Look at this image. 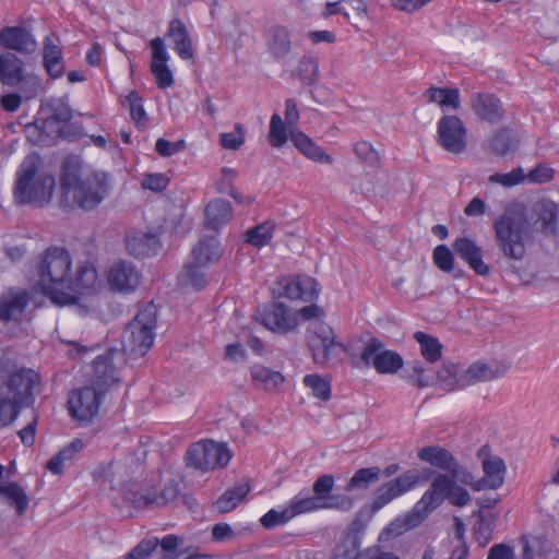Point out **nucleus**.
I'll list each match as a JSON object with an SVG mask.
<instances>
[{
  "label": "nucleus",
  "instance_id": "obj_1",
  "mask_svg": "<svg viewBox=\"0 0 559 559\" xmlns=\"http://www.w3.org/2000/svg\"><path fill=\"white\" fill-rule=\"evenodd\" d=\"M60 206L66 210L92 211L110 193L111 175L87 168L76 155L67 156L59 175Z\"/></svg>",
  "mask_w": 559,
  "mask_h": 559
},
{
  "label": "nucleus",
  "instance_id": "obj_2",
  "mask_svg": "<svg viewBox=\"0 0 559 559\" xmlns=\"http://www.w3.org/2000/svg\"><path fill=\"white\" fill-rule=\"evenodd\" d=\"M495 240L504 257L522 261L526 254V242L532 234V224L524 204L511 202L492 222Z\"/></svg>",
  "mask_w": 559,
  "mask_h": 559
},
{
  "label": "nucleus",
  "instance_id": "obj_3",
  "mask_svg": "<svg viewBox=\"0 0 559 559\" xmlns=\"http://www.w3.org/2000/svg\"><path fill=\"white\" fill-rule=\"evenodd\" d=\"M56 180L37 153L28 154L22 162L13 188L16 202L21 205H47L53 195Z\"/></svg>",
  "mask_w": 559,
  "mask_h": 559
},
{
  "label": "nucleus",
  "instance_id": "obj_4",
  "mask_svg": "<svg viewBox=\"0 0 559 559\" xmlns=\"http://www.w3.org/2000/svg\"><path fill=\"white\" fill-rule=\"evenodd\" d=\"M72 273L70 252L62 247L47 248L38 264V284L43 294L56 305H71Z\"/></svg>",
  "mask_w": 559,
  "mask_h": 559
},
{
  "label": "nucleus",
  "instance_id": "obj_5",
  "mask_svg": "<svg viewBox=\"0 0 559 559\" xmlns=\"http://www.w3.org/2000/svg\"><path fill=\"white\" fill-rule=\"evenodd\" d=\"M459 474H438L429 489L423 495L414 508L405 515L402 523L392 522L380 534V540H388L390 536L396 537L405 531L419 526L428 515L436 510L450 496Z\"/></svg>",
  "mask_w": 559,
  "mask_h": 559
},
{
  "label": "nucleus",
  "instance_id": "obj_6",
  "mask_svg": "<svg viewBox=\"0 0 559 559\" xmlns=\"http://www.w3.org/2000/svg\"><path fill=\"white\" fill-rule=\"evenodd\" d=\"M157 325V308L153 302L144 305L122 334L126 353L132 356H144L152 347Z\"/></svg>",
  "mask_w": 559,
  "mask_h": 559
},
{
  "label": "nucleus",
  "instance_id": "obj_7",
  "mask_svg": "<svg viewBox=\"0 0 559 559\" xmlns=\"http://www.w3.org/2000/svg\"><path fill=\"white\" fill-rule=\"evenodd\" d=\"M230 459L231 453L227 445L212 440L195 442L186 453L187 466L201 472L225 467Z\"/></svg>",
  "mask_w": 559,
  "mask_h": 559
},
{
  "label": "nucleus",
  "instance_id": "obj_8",
  "mask_svg": "<svg viewBox=\"0 0 559 559\" xmlns=\"http://www.w3.org/2000/svg\"><path fill=\"white\" fill-rule=\"evenodd\" d=\"M103 395L104 391L95 386H84L72 391L68 399L70 416L81 425L90 424L98 414Z\"/></svg>",
  "mask_w": 559,
  "mask_h": 559
},
{
  "label": "nucleus",
  "instance_id": "obj_9",
  "mask_svg": "<svg viewBox=\"0 0 559 559\" xmlns=\"http://www.w3.org/2000/svg\"><path fill=\"white\" fill-rule=\"evenodd\" d=\"M5 373L8 374V380L1 389H7L4 394H8L21 407L33 402L34 390L39 385L38 373L26 368L8 369Z\"/></svg>",
  "mask_w": 559,
  "mask_h": 559
},
{
  "label": "nucleus",
  "instance_id": "obj_10",
  "mask_svg": "<svg viewBox=\"0 0 559 559\" xmlns=\"http://www.w3.org/2000/svg\"><path fill=\"white\" fill-rule=\"evenodd\" d=\"M419 481L420 472L418 469H408L395 479L382 484L374 491V498L371 503V512H378L394 499L415 488Z\"/></svg>",
  "mask_w": 559,
  "mask_h": 559
},
{
  "label": "nucleus",
  "instance_id": "obj_11",
  "mask_svg": "<svg viewBox=\"0 0 559 559\" xmlns=\"http://www.w3.org/2000/svg\"><path fill=\"white\" fill-rule=\"evenodd\" d=\"M255 317L267 330L280 334L293 332L299 324L297 314L281 301L258 308Z\"/></svg>",
  "mask_w": 559,
  "mask_h": 559
},
{
  "label": "nucleus",
  "instance_id": "obj_12",
  "mask_svg": "<svg viewBox=\"0 0 559 559\" xmlns=\"http://www.w3.org/2000/svg\"><path fill=\"white\" fill-rule=\"evenodd\" d=\"M307 341L317 364H325L341 350L332 329L321 322L312 323L308 330Z\"/></svg>",
  "mask_w": 559,
  "mask_h": 559
},
{
  "label": "nucleus",
  "instance_id": "obj_13",
  "mask_svg": "<svg viewBox=\"0 0 559 559\" xmlns=\"http://www.w3.org/2000/svg\"><path fill=\"white\" fill-rule=\"evenodd\" d=\"M31 296L26 289L10 287L0 294V321L5 324H20L26 317Z\"/></svg>",
  "mask_w": 559,
  "mask_h": 559
},
{
  "label": "nucleus",
  "instance_id": "obj_14",
  "mask_svg": "<svg viewBox=\"0 0 559 559\" xmlns=\"http://www.w3.org/2000/svg\"><path fill=\"white\" fill-rule=\"evenodd\" d=\"M360 358L365 366H373L379 373H394L403 367V358L393 350L383 349V344L371 338L364 347Z\"/></svg>",
  "mask_w": 559,
  "mask_h": 559
},
{
  "label": "nucleus",
  "instance_id": "obj_15",
  "mask_svg": "<svg viewBox=\"0 0 559 559\" xmlns=\"http://www.w3.org/2000/svg\"><path fill=\"white\" fill-rule=\"evenodd\" d=\"M278 296L290 300L313 301L319 297L320 287L314 278L307 275H289L277 281Z\"/></svg>",
  "mask_w": 559,
  "mask_h": 559
},
{
  "label": "nucleus",
  "instance_id": "obj_16",
  "mask_svg": "<svg viewBox=\"0 0 559 559\" xmlns=\"http://www.w3.org/2000/svg\"><path fill=\"white\" fill-rule=\"evenodd\" d=\"M179 495V489L174 480L167 481L159 492L153 488H142L126 493L134 508H148L152 506L163 507L174 501Z\"/></svg>",
  "mask_w": 559,
  "mask_h": 559
},
{
  "label": "nucleus",
  "instance_id": "obj_17",
  "mask_svg": "<svg viewBox=\"0 0 559 559\" xmlns=\"http://www.w3.org/2000/svg\"><path fill=\"white\" fill-rule=\"evenodd\" d=\"M141 278V272L129 261L114 263L107 275L110 289L123 294L134 292L139 287Z\"/></svg>",
  "mask_w": 559,
  "mask_h": 559
},
{
  "label": "nucleus",
  "instance_id": "obj_18",
  "mask_svg": "<svg viewBox=\"0 0 559 559\" xmlns=\"http://www.w3.org/2000/svg\"><path fill=\"white\" fill-rule=\"evenodd\" d=\"M469 103L473 112L481 121L497 124L504 118L502 102L492 93H474Z\"/></svg>",
  "mask_w": 559,
  "mask_h": 559
},
{
  "label": "nucleus",
  "instance_id": "obj_19",
  "mask_svg": "<svg viewBox=\"0 0 559 559\" xmlns=\"http://www.w3.org/2000/svg\"><path fill=\"white\" fill-rule=\"evenodd\" d=\"M150 48L152 50V74L156 79V84L159 88H167L173 85L174 76L167 66L170 57L166 49L164 39L162 37L153 38L150 41Z\"/></svg>",
  "mask_w": 559,
  "mask_h": 559
},
{
  "label": "nucleus",
  "instance_id": "obj_20",
  "mask_svg": "<svg viewBox=\"0 0 559 559\" xmlns=\"http://www.w3.org/2000/svg\"><path fill=\"white\" fill-rule=\"evenodd\" d=\"M0 45L21 53H33L37 48L32 33L22 26H5L0 29Z\"/></svg>",
  "mask_w": 559,
  "mask_h": 559
},
{
  "label": "nucleus",
  "instance_id": "obj_21",
  "mask_svg": "<svg viewBox=\"0 0 559 559\" xmlns=\"http://www.w3.org/2000/svg\"><path fill=\"white\" fill-rule=\"evenodd\" d=\"M455 253L478 275L489 273V266L483 261L481 248L469 237H459L453 242Z\"/></svg>",
  "mask_w": 559,
  "mask_h": 559
},
{
  "label": "nucleus",
  "instance_id": "obj_22",
  "mask_svg": "<svg viewBox=\"0 0 559 559\" xmlns=\"http://www.w3.org/2000/svg\"><path fill=\"white\" fill-rule=\"evenodd\" d=\"M484 477L473 488L475 490L498 489L504 483L506 464L499 456H489L483 460Z\"/></svg>",
  "mask_w": 559,
  "mask_h": 559
},
{
  "label": "nucleus",
  "instance_id": "obj_23",
  "mask_svg": "<svg viewBox=\"0 0 559 559\" xmlns=\"http://www.w3.org/2000/svg\"><path fill=\"white\" fill-rule=\"evenodd\" d=\"M25 80L23 61L12 52L0 53V82L9 87H17Z\"/></svg>",
  "mask_w": 559,
  "mask_h": 559
},
{
  "label": "nucleus",
  "instance_id": "obj_24",
  "mask_svg": "<svg viewBox=\"0 0 559 559\" xmlns=\"http://www.w3.org/2000/svg\"><path fill=\"white\" fill-rule=\"evenodd\" d=\"M166 37L174 43V50L183 60H190L194 56V49L185 23L174 19L168 25Z\"/></svg>",
  "mask_w": 559,
  "mask_h": 559
},
{
  "label": "nucleus",
  "instance_id": "obj_25",
  "mask_svg": "<svg viewBox=\"0 0 559 559\" xmlns=\"http://www.w3.org/2000/svg\"><path fill=\"white\" fill-rule=\"evenodd\" d=\"M507 365L498 362L483 364L475 362L463 371V388L480 381H489L502 377L507 370Z\"/></svg>",
  "mask_w": 559,
  "mask_h": 559
},
{
  "label": "nucleus",
  "instance_id": "obj_26",
  "mask_svg": "<svg viewBox=\"0 0 559 559\" xmlns=\"http://www.w3.org/2000/svg\"><path fill=\"white\" fill-rule=\"evenodd\" d=\"M71 282V304L76 301L78 294L93 292L99 286L97 271L90 263L81 264L76 272L72 273Z\"/></svg>",
  "mask_w": 559,
  "mask_h": 559
},
{
  "label": "nucleus",
  "instance_id": "obj_27",
  "mask_svg": "<svg viewBox=\"0 0 559 559\" xmlns=\"http://www.w3.org/2000/svg\"><path fill=\"white\" fill-rule=\"evenodd\" d=\"M159 245V239L155 234L144 231H132L126 239L128 252L136 258H145L156 253Z\"/></svg>",
  "mask_w": 559,
  "mask_h": 559
},
{
  "label": "nucleus",
  "instance_id": "obj_28",
  "mask_svg": "<svg viewBox=\"0 0 559 559\" xmlns=\"http://www.w3.org/2000/svg\"><path fill=\"white\" fill-rule=\"evenodd\" d=\"M418 457L430 465L450 474H459L460 465L454 456L441 447H425L418 452Z\"/></svg>",
  "mask_w": 559,
  "mask_h": 559
},
{
  "label": "nucleus",
  "instance_id": "obj_29",
  "mask_svg": "<svg viewBox=\"0 0 559 559\" xmlns=\"http://www.w3.org/2000/svg\"><path fill=\"white\" fill-rule=\"evenodd\" d=\"M266 45L275 60L285 59L292 51L290 32L282 25H274L267 31Z\"/></svg>",
  "mask_w": 559,
  "mask_h": 559
},
{
  "label": "nucleus",
  "instance_id": "obj_30",
  "mask_svg": "<svg viewBox=\"0 0 559 559\" xmlns=\"http://www.w3.org/2000/svg\"><path fill=\"white\" fill-rule=\"evenodd\" d=\"M57 41L55 35L46 36L43 49L44 66L52 79L60 78L64 72L62 50Z\"/></svg>",
  "mask_w": 559,
  "mask_h": 559
},
{
  "label": "nucleus",
  "instance_id": "obj_31",
  "mask_svg": "<svg viewBox=\"0 0 559 559\" xmlns=\"http://www.w3.org/2000/svg\"><path fill=\"white\" fill-rule=\"evenodd\" d=\"M223 254V248L214 236H202L191 250V258L201 264L218 262Z\"/></svg>",
  "mask_w": 559,
  "mask_h": 559
},
{
  "label": "nucleus",
  "instance_id": "obj_32",
  "mask_svg": "<svg viewBox=\"0 0 559 559\" xmlns=\"http://www.w3.org/2000/svg\"><path fill=\"white\" fill-rule=\"evenodd\" d=\"M536 221L540 224V230L545 235H554L557 231L559 219V205L550 200H544L535 206Z\"/></svg>",
  "mask_w": 559,
  "mask_h": 559
},
{
  "label": "nucleus",
  "instance_id": "obj_33",
  "mask_svg": "<svg viewBox=\"0 0 559 559\" xmlns=\"http://www.w3.org/2000/svg\"><path fill=\"white\" fill-rule=\"evenodd\" d=\"M94 383L98 386H109L118 380L112 362L111 353L97 356L93 361Z\"/></svg>",
  "mask_w": 559,
  "mask_h": 559
},
{
  "label": "nucleus",
  "instance_id": "obj_34",
  "mask_svg": "<svg viewBox=\"0 0 559 559\" xmlns=\"http://www.w3.org/2000/svg\"><path fill=\"white\" fill-rule=\"evenodd\" d=\"M233 210L228 201L216 199L205 209L206 225L212 229H219L231 217Z\"/></svg>",
  "mask_w": 559,
  "mask_h": 559
},
{
  "label": "nucleus",
  "instance_id": "obj_35",
  "mask_svg": "<svg viewBox=\"0 0 559 559\" xmlns=\"http://www.w3.org/2000/svg\"><path fill=\"white\" fill-rule=\"evenodd\" d=\"M251 378L258 388L265 391H274L284 382V377L281 372L262 365H254L251 368Z\"/></svg>",
  "mask_w": 559,
  "mask_h": 559
},
{
  "label": "nucleus",
  "instance_id": "obj_36",
  "mask_svg": "<svg viewBox=\"0 0 559 559\" xmlns=\"http://www.w3.org/2000/svg\"><path fill=\"white\" fill-rule=\"evenodd\" d=\"M250 486L247 483L228 488L216 501L215 506L221 513L233 511L249 493Z\"/></svg>",
  "mask_w": 559,
  "mask_h": 559
},
{
  "label": "nucleus",
  "instance_id": "obj_37",
  "mask_svg": "<svg viewBox=\"0 0 559 559\" xmlns=\"http://www.w3.org/2000/svg\"><path fill=\"white\" fill-rule=\"evenodd\" d=\"M428 102L436 103L444 108H460V92L457 88L430 87L425 93Z\"/></svg>",
  "mask_w": 559,
  "mask_h": 559
},
{
  "label": "nucleus",
  "instance_id": "obj_38",
  "mask_svg": "<svg viewBox=\"0 0 559 559\" xmlns=\"http://www.w3.org/2000/svg\"><path fill=\"white\" fill-rule=\"evenodd\" d=\"M83 447L84 444L81 439L72 440L70 444L66 445L48 461L47 468L55 475L62 474L66 463L70 462Z\"/></svg>",
  "mask_w": 559,
  "mask_h": 559
},
{
  "label": "nucleus",
  "instance_id": "obj_39",
  "mask_svg": "<svg viewBox=\"0 0 559 559\" xmlns=\"http://www.w3.org/2000/svg\"><path fill=\"white\" fill-rule=\"evenodd\" d=\"M209 264L198 263L193 258L186 264L182 272L179 275V282L182 285H191L195 289H202L206 286L207 281L203 269L207 267Z\"/></svg>",
  "mask_w": 559,
  "mask_h": 559
},
{
  "label": "nucleus",
  "instance_id": "obj_40",
  "mask_svg": "<svg viewBox=\"0 0 559 559\" xmlns=\"http://www.w3.org/2000/svg\"><path fill=\"white\" fill-rule=\"evenodd\" d=\"M439 140H464L466 128L456 116H443L438 122Z\"/></svg>",
  "mask_w": 559,
  "mask_h": 559
},
{
  "label": "nucleus",
  "instance_id": "obj_41",
  "mask_svg": "<svg viewBox=\"0 0 559 559\" xmlns=\"http://www.w3.org/2000/svg\"><path fill=\"white\" fill-rule=\"evenodd\" d=\"M48 107L51 111V117L48 120H36V127L38 129L45 128L47 123L56 122H68L72 117V110L68 103V97H53L48 102Z\"/></svg>",
  "mask_w": 559,
  "mask_h": 559
},
{
  "label": "nucleus",
  "instance_id": "obj_42",
  "mask_svg": "<svg viewBox=\"0 0 559 559\" xmlns=\"http://www.w3.org/2000/svg\"><path fill=\"white\" fill-rule=\"evenodd\" d=\"M288 143L309 159L323 164H330L332 162L331 156L318 146L316 142H272L273 146L276 148H282Z\"/></svg>",
  "mask_w": 559,
  "mask_h": 559
},
{
  "label": "nucleus",
  "instance_id": "obj_43",
  "mask_svg": "<svg viewBox=\"0 0 559 559\" xmlns=\"http://www.w3.org/2000/svg\"><path fill=\"white\" fill-rule=\"evenodd\" d=\"M380 473V468L376 466L359 468L345 486V491L350 492L354 490L368 489L371 484L379 480Z\"/></svg>",
  "mask_w": 559,
  "mask_h": 559
},
{
  "label": "nucleus",
  "instance_id": "obj_44",
  "mask_svg": "<svg viewBox=\"0 0 559 559\" xmlns=\"http://www.w3.org/2000/svg\"><path fill=\"white\" fill-rule=\"evenodd\" d=\"M414 337L420 345V353L425 359L435 362L441 357L442 346L436 337L424 332H416Z\"/></svg>",
  "mask_w": 559,
  "mask_h": 559
},
{
  "label": "nucleus",
  "instance_id": "obj_45",
  "mask_svg": "<svg viewBox=\"0 0 559 559\" xmlns=\"http://www.w3.org/2000/svg\"><path fill=\"white\" fill-rule=\"evenodd\" d=\"M287 507L295 518L299 514L321 510L324 504H321L318 501V498H314L313 496H304L299 493L289 501Z\"/></svg>",
  "mask_w": 559,
  "mask_h": 559
},
{
  "label": "nucleus",
  "instance_id": "obj_46",
  "mask_svg": "<svg viewBox=\"0 0 559 559\" xmlns=\"http://www.w3.org/2000/svg\"><path fill=\"white\" fill-rule=\"evenodd\" d=\"M4 497L9 504L15 509L19 515H23L25 513L28 507V497L19 484H8Z\"/></svg>",
  "mask_w": 559,
  "mask_h": 559
},
{
  "label": "nucleus",
  "instance_id": "obj_47",
  "mask_svg": "<svg viewBox=\"0 0 559 559\" xmlns=\"http://www.w3.org/2000/svg\"><path fill=\"white\" fill-rule=\"evenodd\" d=\"M21 406L0 391V429L10 426L19 416Z\"/></svg>",
  "mask_w": 559,
  "mask_h": 559
},
{
  "label": "nucleus",
  "instance_id": "obj_48",
  "mask_svg": "<svg viewBox=\"0 0 559 559\" xmlns=\"http://www.w3.org/2000/svg\"><path fill=\"white\" fill-rule=\"evenodd\" d=\"M273 228L274 225L270 222L259 224L255 227L247 230L246 241L254 247L260 248L271 240Z\"/></svg>",
  "mask_w": 559,
  "mask_h": 559
},
{
  "label": "nucleus",
  "instance_id": "obj_49",
  "mask_svg": "<svg viewBox=\"0 0 559 559\" xmlns=\"http://www.w3.org/2000/svg\"><path fill=\"white\" fill-rule=\"evenodd\" d=\"M438 380L442 382L449 391L463 388V371L454 364L445 365L438 371Z\"/></svg>",
  "mask_w": 559,
  "mask_h": 559
},
{
  "label": "nucleus",
  "instance_id": "obj_50",
  "mask_svg": "<svg viewBox=\"0 0 559 559\" xmlns=\"http://www.w3.org/2000/svg\"><path fill=\"white\" fill-rule=\"evenodd\" d=\"M361 542L356 537H344L343 542L335 547L333 559H364L359 552Z\"/></svg>",
  "mask_w": 559,
  "mask_h": 559
},
{
  "label": "nucleus",
  "instance_id": "obj_51",
  "mask_svg": "<svg viewBox=\"0 0 559 559\" xmlns=\"http://www.w3.org/2000/svg\"><path fill=\"white\" fill-rule=\"evenodd\" d=\"M304 384L311 389L312 394L320 400L328 401L331 397V384L325 378L307 374L304 378Z\"/></svg>",
  "mask_w": 559,
  "mask_h": 559
},
{
  "label": "nucleus",
  "instance_id": "obj_52",
  "mask_svg": "<svg viewBox=\"0 0 559 559\" xmlns=\"http://www.w3.org/2000/svg\"><path fill=\"white\" fill-rule=\"evenodd\" d=\"M127 103L129 105L130 115L135 126L141 129L147 122V115L142 105V98L136 92H131L127 96Z\"/></svg>",
  "mask_w": 559,
  "mask_h": 559
},
{
  "label": "nucleus",
  "instance_id": "obj_53",
  "mask_svg": "<svg viewBox=\"0 0 559 559\" xmlns=\"http://www.w3.org/2000/svg\"><path fill=\"white\" fill-rule=\"evenodd\" d=\"M425 369L420 361L414 360L407 364L404 370V378L419 388H426L431 384V379L424 376Z\"/></svg>",
  "mask_w": 559,
  "mask_h": 559
},
{
  "label": "nucleus",
  "instance_id": "obj_54",
  "mask_svg": "<svg viewBox=\"0 0 559 559\" xmlns=\"http://www.w3.org/2000/svg\"><path fill=\"white\" fill-rule=\"evenodd\" d=\"M158 545L159 538L155 536L144 538L131 549L126 559H147L157 549Z\"/></svg>",
  "mask_w": 559,
  "mask_h": 559
},
{
  "label": "nucleus",
  "instance_id": "obj_55",
  "mask_svg": "<svg viewBox=\"0 0 559 559\" xmlns=\"http://www.w3.org/2000/svg\"><path fill=\"white\" fill-rule=\"evenodd\" d=\"M292 519H294L293 513L289 511L288 507L284 510L278 511L275 509L269 510L260 520L263 527L270 530L274 528L278 525L286 524Z\"/></svg>",
  "mask_w": 559,
  "mask_h": 559
},
{
  "label": "nucleus",
  "instance_id": "obj_56",
  "mask_svg": "<svg viewBox=\"0 0 559 559\" xmlns=\"http://www.w3.org/2000/svg\"><path fill=\"white\" fill-rule=\"evenodd\" d=\"M334 486V477L329 474L321 475L313 483V492L314 498H318V501L321 504H325L328 499L331 496V491Z\"/></svg>",
  "mask_w": 559,
  "mask_h": 559
},
{
  "label": "nucleus",
  "instance_id": "obj_57",
  "mask_svg": "<svg viewBox=\"0 0 559 559\" xmlns=\"http://www.w3.org/2000/svg\"><path fill=\"white\" fill-rule=\"evenodd\" d=\"M285 120L289 127L290 140H311L302 133L295 134V126L299 120V111L294 99H287L285 103Z\"/></svg>",
  "mask_w": 559,
  "mask_h": 559
},
{
  "label": "nucleus",
  "instance_id": "obj_58",
  "mask_svg": "<svg viewBox=\"0 0 559 559\" xmlns=\"http://www.w3.org/2000/svg\"><path fill=\"white\" fill-rule=\"evenodd\" d=\"M433 262L443 272H451L454 269V257L445 245H439L433 250Z\"/></svg>",
  "mask_w": 559,
  "mask_h": 559
},
{
  "label": "nucleus",
  "instance_id": "obj_59",
  "mask_svg": "<svg viewBox=\"0 0 559 559\" xmlns=\"http://www.w3.org/2000/svg\"><path fill=\"white\" fill-rule=\"evenodd\" d=\"M526 180L522 168H516L507 174H493L489 177L490 182L500 183L503 187H513Z\"/></svg>",
  "mask_w": 559,
  "mask_h": 559
},
{
  "label": "nucleus",
  "instance_id": "obj_60",
  "mask_svg": "<svg viewBox=\"0 0 559 559\" xmlns=\"http://www.w3.org/2000/svg\"><path fill=\"white\" fill-rule=\"evenodd\" d=\"M477 522L474 525V533L478 538H481L484 543H488L491 539V532L495 524V516L487 518L483 512L476 513Z\"/></svg>",
  "mask_w": 559,
  "mask_h": 559
},
{
  "label": "nucleus",
  "instance_id": "obj_61",
  "mask_svg": "<svg viewBox=\"0 0 559 559\" xmlns=\"http://www.w3.org/2000/svg\"><path fill=\"white\" fill-rule=\"evenodd\" d=\"M354 152L358 158L369 165H376L380 158L379 148L374 147L371 142H355Z\"/></svg>",
  "mask_w": 559,
  "mask_h": 559
},
{
  "label": "nucleus",
  "instance_id": "obj_62",
  "mask_svg": "<svg viewBox=\"0 0 559 559\" xmlns=\"http://www.w3.org/2000/svg\"><path fill=\"white\" fill-rule=\"evenodd\" d=\"M289 127L286 120L284 121L278 114H274L270 121V135L269 140H287Z\"/></svg>",
  "mask_w": 559,
  "mask_h": 559
},
{
  "label": "nucleus",
  "instance_id": "obj_63",
  "mask_svg": "<svg viewBox=\"0 0 559 559\" xmlns=\"http://www.w3.org/2000/svg\"><path fill=\"white\" fill-rule=\"evenodd\" d=\"M554 169L546 164H538L526 176V180L532 183H546L554 178Z\"/></svg>",
  "mask_w": 559,
  "mask_h": 559
},
{
  "label": "nucleus",
  "instance_id": "obj_64",
  "mask_svg": "<svg viewBox=\"0 0 559 559\" xmlns=\"http://www.w3.org/2000/svg\"><path fill=\"white\" fill-rule=\"evenodd\" d=\"M169 178L164 174H150L144 177L141 186L145 190L160 192L167 188Z\"/></svg>",
  "mask_w": 559,
  "mask_h": 559
}]
</instances>
